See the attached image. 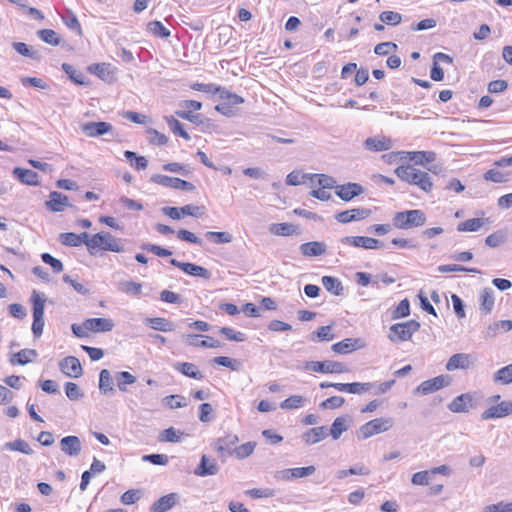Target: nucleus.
<instances>
[{
    "instance_id": "1",
    "label": "nucleus",
    "mask_w": 512,
    "mask_h": 512,
    "mask_svg": "<svg viewBox=\"0 0 512 512\" xmlns=\"http://www.w3.org/2000/svg\"><path fill=\"white\" fill-rule=\"evenodd\" d=\"M395 174L409 184L418 186L425 192H430L433 182L429 174L425 171L415 168L413 165H402L395 169Z\"/></svg>"
},
{
    "instance_id": "2",
    "label": "nucleus",
    "mask_w": 512,
    "mask_h": 512,
    "mask_svg": "<svg viewBox=\"0 0 512 512\" xmlns=\"http://www.w3.org/2000/svg\"><path fill=\"white\" fill-rule=\"evenodd\" d=\"M123 242L124 240L115 237L110 232L102 231L91 236L88 251L91 255L95 253L96 249L121 253L125 251Z\"/></svg>"
},
{
    "instance_id": "3",
    "label": "nucleus",
    "mask_w": 512,
    "mask_h": 512,
    "mask_svg": "<svg viewBox=\"0 0 512 512\" xmlns=\"http://www.w3.org/2000/svg\"><path fill=\"white\" fill-rule=\"evenodd\" d=\"M426 220L425 213L419 209L396 212L392 218L393 226L403 230L421 227Z\"/></svg>"
},
{
    "instance_id": "4",
    "label": "nucleus",
    "mask_w": 512,
    "mask_h": 512,
    "mask_svg": "<svg viewBox=\"0 0 512 512\" xmlns=\"http://www.w3.org/2000/svg\"><path fill=\"white\" fill-rule=\"evenodd\" d=\"M46 296L34 290L30 297L32 303V332L35 338H40L44 329V310L46 303Z\"/></svg>"
},
{
    "instance_id": "5",
    "label": "nucleus",
    "mask_w": 512,
    "mask_h": 512,
    "mask_svg": "<svg viewBox=\"0 0 512 512\" xmlns=\"http://www.w3.org/2000/svg\"><path fill=\"white\" fill-rule=\"evenodd\" d=\"M419 329L420 323L416 320L396 323L390 327L388 338L393 343L408 341Z\"/></svg>"
},
{
    "instance_id": "6",
    "label": "nucleus",
    "mask_w": 512,
    "mask_h": 512,
    "mask_svg": "<svg viewBox=\"0 0 512 512\" xmlns=\"http://www.w3.org/2000/svg\"><path fill=\"white\" fill-rule=\"evenodd\" d=\"M392 418H376L360 426L358 438L368 439L374 435L388 431L393 426Z\"/></svg>"
},
{
    "instance_id": "7",
    "label": "nucleus",
    "mask_w": 512,
    "mask_h": 512,
    "mask_svg": "<svg viewBox=\"0 0 512 512\" xmlns=\"http://www.w3.org/2000/svg\"><path fill=\"white\" fill-rule=\"evenodd\" d=\"M150 181L164 187H169L177 190L193 191L195 190L194 184L186 180L176 177H170L162 174H154L151 176Z\"/></svg>"
},
{
    "instance_id": "8",
    "label": "nucleus",
    "mask_w": 512,
    "mask_h": 512,
    "mask_svg": "<svg viewBox=\"0 0 512 512\" xmlns=\"http://www.w3.org/2000/svg\"><path fill=\"white\" fill-rule=\"evenodd\" d=\"M306 368L318 373H344L347 372V367L337 361L325 360V361H312L307 363Z\"/></svg>"
},
{
    "instance_id": "9",
    "label": "nucleus",
    "mask_w": 512,
    "mask_h": 512,
    "mask_svg": "<svg viewBox=\"0 0 512 512\" xmlns=\"http://www.w3.org/2000/svg\"><path fill=\"white\" fill-rule=\"evenodd\" d=\"M477 361L475 354L470 353H456L452 355L446 363L447 371H454L457 369L467 370L474 366Z\"/></svg>"
},
{
    "instance_id": "10",
    "label": "nucleus",
    "mask_w": 512,
    "mask_h": 512,
    "mask_svg": "<svg viewBox=\"0 0 512 512\" xmlns=\"http://www.w3.org/2000/svg\"><path fill=\"white\" fill-rule=\"evenodd\" d=\"M170 263L173 266L180 268L184 273L191 276L203 278L206 280L211 278V272L208 269L194 263L180 262L176 259H171Z\"/></svg>"
},
{
    "instance_id": "11",
    "label": "nucleus",
    "mask_w": 512,
    "mask_h": 512,
    "mask_svg": "<svg viewBox=\"0 0 512 512\" xmlns=\"http://www.w3.org/2000/svg\"><path fill=\"white\" fill-rule=\"evenodd\" d=\"M341 242L364 249H379L384 246L382 241L366 236H345L341 239Z\"/></svg>"
},
{
    "instance_id": "12",
    "label": "nucleus",
    "mask_w": 512,
    "mask_h": 512,
    "mask_svg": "<svg viewBox=\"0 0 512 512\" xmlns=\"http://www.w3.org/2000/svg\"><path fill=\"white\" fill-rule=\"evenodd\" d=\"M371 215V210L367 208H353L338 212L335 219L340 223H350L368 218Z\"/></svg>"
},
{
    "instance_id": "13",
    "label": "nucleus",
    "mask_w": 512,
    "mask_h": 512,
    "mask_svg": "<svg viewBox=\"0 0 512 512\" xmlns=\"http://www.w3.org/2000/svg\"><path fill=\"white\" fill-rule=\"evenodd\" d=\"M512 414V401H502L501 403L491 406L481 414L482 420L502 418Z\"/></svg>"
},
{
    "instance_id": "14",
    "label": "nucleus",
    "mask_w": 512,
    "mask_h": 512,
    "mask_svg": "<svg viewBox=\"0 0 512 512\" xmlns=\"http://www.w3.org/2000/svg\"><path fill=\"white\" fill-rule=\"evenodd\" d=\"M59 368L68 377L78 378L83 370L80 361L74 356H67L59 362Z\"/></svg>"
},
{
    "instance_id": "15",
    "label": "nucleus",
    "mask_w": 512,
    "mask_h": 512,
    "mask_svg": "<svg viewBox=\"0 0 512 512\" xmlns=\"http://www.w3.org/2000/svg\"><path fill=\"white\" fill-rule=\"evenodd\" d=\"M365 347V342L360 338H346L332 345L331 349L337 354H349Z\"/></svg>"
},
{
    "instance_id": "16",
    "label": "nucleus",
    "mask_w": 512,
    "mask_h": 512,
    "mask_svg": "<svg viewBox=\"0 0 512 512\" xmlns=\"http://www.w3.org/2000/svg\"><path fill=\"white\" fill-rule=\"evenodd\" d=\"M512 330V320H500L489 323L482 331L483 338L486 340L497 337L500 333Z\"/></svg>"
},
{
    "instance_id": "17",
    "label": "nucleus",
    "mask_w": 512,
    "mask_h": 512,
    "mask_svg": "<svg viewBox=\"0 0 512 512\" xmlns=\"http://www.w3.org/2000/svg\"><path fill=\"white\" fill-rule=\"evenodd\" d=\"M363 192L364 188L358 183L349 182L336 186V195L345 202L351 201Z\"/></svg>"
},
{
    "instance_id": "18",
    "label": "nucleus",
    "mask_w": 512,
    "mask_h": 512,
    "mask_svg": "<svg viewBox=\"0 0 512 512\" xmlns=\"http://www.w3.org/2000/svg\"><path fill=\"white\" fill-rule=\"evenodd\" d=\"M363 146L369 151L382 152L391 149L393 141L385 136L369 137L364 141Z\"/></svg>"
},
{
    "instance_id": "19",
    "label": "nucleus",
    "mask_w": 512,
    "mask_h": 512,
    "mask_svg": "<svg viewBox=\"0 0 512 512\" xmlns=\"http://www.w3.org/2000/svg\"><path fill=\"white\" fill-rule=\"evenodd\" d=\"M82 132L89 137H98L112 130L108 122H86L81 125Z\"/></svg>"
},
{
    "instance_id": "20",
    "label": "nucleus",
    "mask_w": 512,
    "mask_h": 512,
    "mask_svg": "<svg viewBox=\"0 0 512 512\" xmlns=\"http://www.w3.org/2000/svg\"><path fill=\"white\" fill-rule=\"evenodd\" d=\"M179 498L174 492L164 495L152 504L150 512H168L178 503Z\"/></svg>"
},
{
    "instance_id": "21",
    "label": "nucleus",
    "mask_w": 512,
    "mask_h": 512,
    "mask_svg": "<svg viewBox=\"0 0 512 512\" xmlns=\"http://www.w3.org/2000/svg\"><path fill=\"white\" fill-rule=\"evenodd\" d=\"M46 207L53 212H62L66 207H71L68 197L57 191L49 194V200L45 202Z\"/></svg>"
},
{
    "instance_id": "22",
    "label": "nucleus",
    "mask_w": 512,
    "mask_h": 512,
    "mask_svg": "<svg viewBox=\"0 0 512 512\" xmlns=\"http://www.w3.org/2000/svg\"><path fill=\"white\" fill-rule=\"evenodd\" d=\"M473 407V398L470 394L465 393L454 398L448 405L450 411L454 413L468 412Z\"/></svg>"
},
{
    "instance_id": "23",
    "label": "nucleus",
    "mask_w": 512,
    "mask_h": 512,
    "mask_svg": "<svg viewBox=\"0 0 512 512\" xmlns=\"http://www.w3.org/2000/svg\"><path fill=\"white\" fill-rule=\"evenodd\" d=\"M239 439L236 435H227L222 438H218L214 443L215 450L222 456H225V453L232 455L233 449Z\"/></svg>"
},
{
    "instance_id": "24",
    "label": "nucleus",
    "mask_w": 512,
    "mask_h": 512,
    "mask_svg": "<svg viewBox=\"0 0 512 512\" xmlns=\"http://www.w3.org/2000/svg\"><path fill=\"white\" fill-rule=\"evenodd\" d=\"M60 447L65 454L75 457L81 452V441L77 436H66L61 439Z\"/></svg>"
},
{
    "instance_id": "25",
    "label": "nucleus",
    "mask_w": 512,
    "mask_h": 512,
    "mask_svg": "<svg viewBox=\"0 0 512 512\" xmlns=\"http://www.w3.org/2000/svg\"><path fill=\"white\" fill-rule=\"evenodd\" d=\"M329 435L328 429L325 426L314 427L307 430L302 434V440L307 445L316 444L324 439H326Z\"/></svg>"
},
{
    "instance_id": "26",
    "label": "nucleus",
    "mask_w": 512,
    "mask_h": 512,
    "mask_svg": "<svg viewBox=\"0 0 512 512\" xmlns=\"http://www.w3.org/2000/svg\"><path fill=\"white\" fill-rule=\"evenodd\" d=\"M201 335L197 334H183L182 339L184 342L190 346H199L204 348H218L221 346V343L214 338L206 336L207 340H198Z\"/></svg>"
},
{
    "instance_id": "27",
    "label": "nucleus",
    "mask_w": 512,
    "mask_h": 512,
    "mask_svg": "<svg viewBox=\"0 0 512 512\" xmlns=\"http://www.w3.org/2000/svg\"><path fill=\"white\" fill-rule=\"evenodd\" d=\"M219 471V467L214 460H211L208 456L203 455L201 457L200 463L198 467L195 469L194 473L197 476L205 477L216 475Z\"/></svg>"
},
{
    "instance_id": "28",
    "label": "nucleus",
    "mask_w": 512,
    "mask_h": 512,
    "mask_svg": "<svg viewBox=\"0 0 512 512\" xmlns=\"http://www.w3.org/2000/svg\"><path fill=\"white\" fill-rule=\"evenodd\" d=\"M12 173L23 184L30 186L39 185V175L33 170L15 167Z\"/></svg>"
},
{
    "instance_id": "29",
    "label": "nucleus",
    "mask_w": 512,
    "mask_h": 512,
    "mask_svg": "<svg viewBox=\"0 0 512 512\" xmlns=\"http://www.w3.org/2000/svg\"><path fill=\"white\" fill-rule=\"evenodd\" d=\"M85 327L92 332H108L113 329L114 323L107 318H89L85 320Z\"/></svg>"
},
{
    "instance_id": "30",
    "label": "nucleus",
    "mask_w": 512,
    "mask_h": 512,
    "mask_svg": "<svg viewBox=\"0 0 512 512\" xmlns=\"http://www.w3.org/2000/svg\"><path fill=\"white\" fill-rule=\"evenodd\" d=\"M299 249L304 256L316 257L325 254L327 246L323 242L311 241L301 244Z\"/></svg>"
},
{
    "instance_id": "31",
    "label": "nucleus",
    "mask_w": 512,
    "mask_h": 512,
    "mask_svg": "<svg viewBox=\"0 0 512 512\" xmlns=\"http://www.w3.org/2000/svg\"><path fill=\"white\" fill-rule=\"evenodd\" d=\"M145 323L153 330L170 332L174 330V324L162 317L146 318Z\"/></svg>"
},
{
    "instance_id": "32",
    "label": "nucleus",
    "mask_w": 512,
    "mask_h": 512,
    "mask_svg": "<svg viewBox=\"0 0 512 512\" xmlns=\"http://www.w3.org/2000/svg\"><path fill=\"white\" fill-rule=\"evenodd\" d=\"M321 282L324 288L333 295L341 296L344 292L342 282L333 276H323Z\"/></svg>"
},
{
    "instance_id": "33",
    "label": "nucleus",
    "mask_w": 512,
    "mask_h": 512,
    "mask_svg": "<svg viewBox=\"0 0 512 512\" xmlns=\"http://www.w3.org/2000/svg\"><path fill=\"white\" fill-rule=\"evenodd\" d=\"M494 303V291L489 287L484 288L480 294V310L489 314L493 310Z\"/></svg>"
},
{
    "instance_id": "34",
    "label": "nucleus",
    "mask_w": 512,
    "mask_h": 512,
    "mask_svg": "<svg viewBox=\"0 0 512 512\" xmlns=\"http://www.w3.org/2000/svg\"><path fill=\"white\" fill-rule=\"evenodd\" d=\"M13 49L22 56L28 57L32 60L39 61L42 55L39 50L33 49L31 46L23 42L12 43Z\"/></svg>"
},
{
    "instance_id": "35",
    "label": "nucleus",
    "mask_w": 512,
    "mask_h": 512,
    "mask_svg": "<svg viewBox=\"0 0 512 512\" xmlns=\"http://www.w3.org/2000/svg\"><path fill=\"white\" fill-rule=\"evenodd\" d=\"M333 329L331 325L321 326L316 331H313L309 338L312 342H328L334 339Z\"/></svg>"
},
{
    "instance_id": "36",
    "label": "nucleus",
    "mask_w": 512,
    "mask_h": 512,
    "mask_svg": "<svg viewBox=\"0 0 512 512\" xmlns=\"http://www.w3.org/2000/svg\"><path fill=\"white\" fill-rule=\"evenodd\" d=\"M174 367L177 371L181 372L183 375H185L187 377L197 379V380H200L203 378V374L199 371L197 366L193 363H189V362L176 363L174 365Z\"/></svg>"
},
{
    "instance_id": "37",
    "label": "nucleus",
    "mask_w": 512,
    "mask_h": 512,
    "mask_svg": "<svg viewBox=\"0 0 512 512\" xmlns=\"http://www.w3.org/2000/svg\"><path fill=\"white\" fill-rule=\"evenodd\" d=\"M488 222V219L483 218H471L467 219L458 224L457 230L459 232H475L478 231L481 227Z\"/></svg>"
},
{
    "instance_id": "38",
    "label": "nucleus",
    "mask_w": 512,
    "mask_h": 512,
    "mask_svg": "<svg viewBox=\"0 0 512 512\" xmlns=\"http://www.w3.org/2000/svg\"><path fill=\"white\" fill-rule=\"evenodd\" d=\"M37 356L38 353L34 349H22L18 353L14 354L10 361L13 365H25L31 362Z\"/></svg>"
},
{
    "instance_id": "39",
    "label": "nucleus",
    "mask_w": 512,
    "mask_h": 512,
    "mask_svg": "<svg viewBox=\"0 0 512 512\" xmlns=\"http://www.w3.org/2000/svg\"><path fill=\"white\" fill-rule=\"evenodd\" d=\"M493 381L502 385H508L512 383V363L502 367L496 371L493 375Z\"/></svg>"
},
{
    "instance_id": "40",
    "label": "nucleus",
    "mask_w": 512,
    "mask_h": 512,
    "mask_svg": "<svg viewBox=\"0 0 512 512\" xmlns=\"http://www.w3.org/2000/svg\"><path fill=\"white\" fill-rule=\"evenodd\" d=\"M99 390L103 394H108L109 392L114 391L113 387V379L112 376L107 369H103L99 374Z\"/></svg>"
},
{
    "instance_id": "41",
    "label": "nucleus",
    "mask_w": 512,
    "mask_h": 512,
    "mask_svg": "<svg viewBox=\"0 0 512 512\" xmlns=\"http://www.w3.org/2000/svg\"><path fill=\"white\" fill-rule=\"evenodd\" d=\"M4 448L10 451L21 452L26 455L33 454V450L30 445L23 439H16L4 444Z\"/></svg>"
},
{
    "instance_id": "42",
    "label": "nucleus",
    "mask_w": 512,
    "mask_h": 512,
    "mask_svg": "<svg viewBox=\"0 0 512 512\" xmlns=\"http://www.w3.org/2000/svg\"><path fill=\"white\" fill-rule=\"evenodd\" d=\"M124 156L136 170H144L148 166V160L144 156H138L133 151H125Z\"/></svg>"
},
{
    "instance_id": "43",
    "label": "nucleus",
    "mask_w": 512,
    "mask_h": 512,
    "mask_svg": "<svg viewBox=\"0 0 512 512\" xmlns=\"http://www.w3.org/2000/svg\"><path fill=\"white\" fill-rule=\"evenodd\" d=\"M183 432L175 429L174 427L167 428L163 430L158 439L160 442H169V443H178L183 436Z\"/></svg>"
},
{
    "instance_id": "44",
    "label": "nucleus",
    "mask_w": 512,
    "mask_h": 512,
    "mask_svg": "<svg viewBox=\"0 0 512 512\" xmlns=\"http://www.w3.org/2000/svg\"><path fill=\"white\" fill-rule=\"evenodd\" d=\"M410 160L415 164L423 165L425 163L433 162L436 159V154L432 151H417L409 152Z\"/></svg>"
},
{
    "instance_id": "45",
    "label": "nucleus",
    "mask_w": 512,
    "mask_h": 512,
    "mask_svg": "<svg viewBox=\"0 0 512 512\" xmlns=\"http://www.w3.org/2000/svg\"><path fill=\"white\" fill-rule=\"evenodd\" d=\"M205 237L215 244H227V243H231L233 241L232 234L229 232H226V231H222V232L208 231L205 233Z\"/></svg>"
},
{
    "instance_id": "46",
    "label": "nucleus",
    "mask_w": 512,
    "mask_h": 512,
    "mask_svg": "<svg viewBox=\"0 0 512 512\" xmlns=\"http://www.w3.org/2000/svg\"><path fill=\"white\" fill-rule=\"evenodd\" d=\"M376 387V383H371V382H365V383H361V382H353V383H348V386L346 387L347 388V393H351V394H364V393H367V392H371L372 389H374Z\"/></svg>"
},
{
    "instance_id": "47",
    "label": "nucleus",
    "mask_w": 512,
    "mask_h": 512,
    "mask_svg": "<svg viewBox=\"0 0 512 512\" xmlns=\"http://www.w3.org/2000/svg\"><path fill=\"white\" fill-rule=\"evenodd\" d=\"M37 36L47 44L57 46L61 43V38L52 29H41L37 31Z\"/></svg>"
},
{
    "instance_id": "48",
    "label": "nucleus",
    "mask_w": 512,
    "mask_h": 512,
    "mask_svg": "<svg viewBox=\"0 0 512 512\" xmlns=\"http://www.w3.org/2000/svg\"><path fill=\"white\" fill-rule=\"evenodd\" d=\"M115 377L117 380L118 388L122 392H126L127 391L126 386L134 384L137 380L134 375H132L130 372H127V371L118 372V373H116Z\"/></svg>"
},
{
    "instance_id": "49",
    "label": "nucleus",
    "mask_w": 512,
    "mask_h": 512,
    "mask_svg": "<svg viewBox=\"0 0 512 512\" xmlns=\"http://www.w3.org/2000/svg\"><path fill=\"white\" fill-rule=\"evenodd\" d=\"M119 289L126 294L138 296L141 294L142 284L135 281H121Z\"/></svg>"
},
{
    "instance_id": "50",
    "label": "nucleus",
    "mask_w": 512,
    "mask_h": 512,
    "mask_svg": "<svg viewBox=\"0 0 512 512\" xmlns=\"http://www.w3.org/2000/svg\"><path fill=\"white\" fill-rule=\"evenodd\" d=\"M306 399L301 395H293L280 403V408L284 410L296 409L302 407Z\"/></svg>"
},
{
    "instance_id": "51",
    "label": "nucleus",
    "mask_w": 512,
    "mask_h": 512,
    "mask_svg": "<svg viewBox=\"0 0 512 512\" xmlns=\"http://www.w3.org/2000/svg\"><path fill=\"white\" fill-rule=\"evenodd\" d=\"M347 429L346 419L344 417H337L331 425L330 434L334 440H337Z\"/></svg>"
},
{
    "instance_id": "52",
    "label": "nucleus",
    "mask_w": 512,
    "mask_h": 512,
    "mask_svg": "<svg viewBox=\"0 0 512 512\" xmlns=\"http://www.w3.org/2000/svg\"><path fill=\"white\" fill-rule=\"evenodd\" d=\"M148 32L161 38H168L170 31L160 21H151L147 24Z\"/></svg>"
},
{
    "instance_id": "53",
    "label": "nucleus",
    "mask_w": 512,
    "mask_h": 512,
    "mask_svg": "<svg viewBox=\"0 0 512 512\" xmlns=\"http://www.w3.org/2000/svg\"><path fill=\"white\" fill-rule=\"evenodd\" d=\"M167 124L170 128V130L175 134L178 135L186 140L190 139L189 134L184 130L183 125L181 122H179L174 117H166Z\"/></svg>"
},
{
    "instance_id": "54",
    "label": "nucleus",
    "mask_w": 512,
    "mask_h": 512,
    "mask_svg": "<svg viewBox=\"0 0 512 512\" xmlns=\"http://www.w3.org/2000/svg\"><path fill=\"white\" fill-rule=\"evenodd\" d=\"M89 71L103 80H106L112 73L110 64L106 63L92 64L89 66Z\"/></svg>"
},
{
    "instance_id": "55",
    "label": "nucleus",
    "mask_w": 512,
    "mask_h": 512,
    "mask_svg": "<svg viewBox=\"0 0 512 512\" xmlns=\"http://www.w3.org/2000/svg\"><path fill=\"white\" fill-rule=\"evenodd\" d=\"M255 447H256L255 442H247V443H244V444L234 448L233 454L238 459H244V458L250 456L254 452Z\"/></svg>"
},
{
    "instance_id": "56",
    "label": "nucleus",
    "mask_w": 512,
    "mask_h": 512,
    "mask_svg": "<svg viewBox=\"0 0 512 512\" xmlns=\"http://www.w3.org/2000/svg\"><path fill=\"white\" fill-rule=\"evenodd\" d=\"M62 69L65 71L66 74L69 75L70 79L75 82L76 84L84 85V75L82 72L77 71L72 65L63 63Z\"/></svg>"
},
{
    "instance_id": "57",
    "label": "nucleus",
    "mask_w": 512,
    "mask_h": 512,
    "mask_svg": "<svg viewBox=\"0 0 512 512\" xmlns=\"http://www.w3.org/2000/svg\"><path fill=\"white\" fill-rule=\"evenodd\" d=\"M270 230L280 236H290L296 232L295 226L289 223L274 224Z\"/></svg>"
},
{
    "instance_id": "58",
    "label": "nucleus",
    "mask_w": 512,
    "mask_h": 512,
    "mask_svg": "<svg viewBox=\"0 0 512 512\" xmlns=\"http://www.w3.org/2000/svg\"><path fill=\"white\" fill-rule=\"evenodd\" d=\"M219 98L224 102L229 103L231 107L234 105L242 104L244 102V99L241 96L233 94L227 91L225 88H221Z\"/></svg>"
},
{
    "instance_id": "59",
    "label": "nucleus",
    "mask_w": 512,
    "mask_h": 512,
    "mask_svg": "<svg viewBox=\"0 0 512 512\" xmlns=\"http://www.w3.org/2000/svg\"><path fill=\"white\" fill-rule=\"evenodd\" d=\"M165 171L179 173L183 176H187L191 173V168L188 165H184L178 162H171L163 165Z\"/></svg>"
},
{
    "instance_id": "60",
    "label": "nucleus",
    "mask_w": 512,
    "mask_h": 512,
    "mask_svg": "<svg viewBox=\"0 0 512 512\" xmlns=\"http://www.w3.org/2000/svg\"><path fill=\"white\" fill-rule=\"evenodd\" d=\"M163 402L171 409L182 408L187 405L185 398L180 395H169L163 398Z\"/></svg>"
},
{
    "instance_id": "61",
    "label": "nucleus",
    "mask_w": 512,
    "mask_h": 512,
    "mask_svg": "<svg viewBox=\"0 0 512 512\" xmlns=\"http://www.w3.org/2000/svg\"><path fill=\"white\" fill-rule=\"evenodd\" d=\"M219 333L224 335L228 340L244 342L246 340V336L242 332H236L234 329L230 327H222L219 329Z\"/></svg>"
},
{
    "instance_id": "62",
    "label": "nucleus",
    "mask_w": 512,
    "mask_h": 512,
    "mask_svg": "<svg viewBox=\"0 0 512 512\" xmlns=\"http://www.w3.org/2000/svg\"><path fill=\"white\" fill-rule=\"evenodd\" d=\"M66 396L73 401L79 400L83 397L80 387L74 382H67L65 384Z\"/></svg>"
},
{
    "instance_id": "63",
    "label": "nucleus",
    "mask_w": 512,
    "mask_h": 512,
    "mask_svg": "<svg viewBox=\"0 0 512 512\" xmlns=\"http://www.w3.org/2000/svg\"><path fill=\"white\" fill-rule=\"evenodd\" d=\"M59 239L65 246L78 247L81 245L80 237L72 232L61 233Z\"/></svg>"
},
{
    "instance_id": "64",
    "label": "nucleus",
    "mask_w": 512,
    "mask_h": 512,
    "mask_svg": "<svg viewBox=\"0 0 512 512\" xmlns=\"http://www.w3.org/2000/svg\"><path fill=\"white\" fill-rule=\"evenodd\" d=\"M483 512H512V503L498 502L488 505Z\"/></svg>"
}]
</instances>
